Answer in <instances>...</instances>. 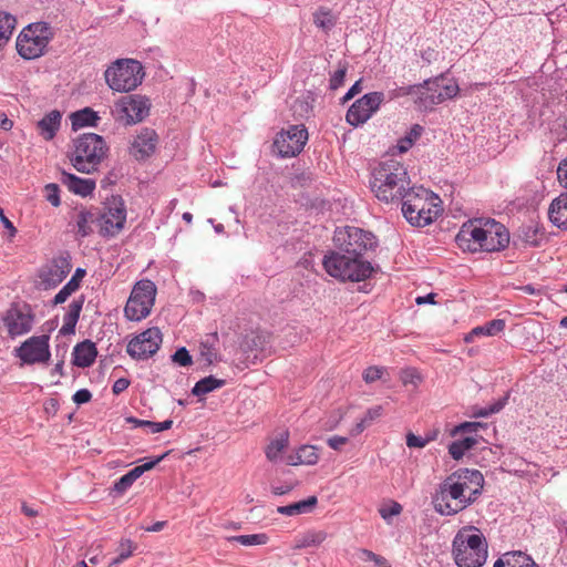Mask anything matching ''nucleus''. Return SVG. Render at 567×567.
Segmentation results:
<instances>
[{"label": "nucleus", "instance_id": "f257e3e1", "mask_svg": "<svg viewBox=\"0 0 567 567\" xmlns=\"http://www.w3.org/2000/svg\"><path fill=\"white\" fill-rule=\"evenodd\" d=\"M333 243L338 250L328 251L322 260L327 274L340 281H363L375 271L363 256L378 247L377 237L354 226L337 228Z\"/></svg>", "mask_w": 567, "mask_h": 567}, {"label": "nucleus", "instance_id": "f03ea898", "mask_svg": "<svg viewBox=\"0 0 567 567\" xmlns=\"http://www.w3.org/2000/svg\"><path fill=\"white\" fill-rule=\"evenodd\" d=\"M455 243L463 251L494 252L508 246L509 233L494 219L474 218L461 226Z\"/></svg>", "mask_w": 567, "mask_h": 567}, {"label": "nucleus", "instance_id": "7ed1b4c3", "mask_svg": "<svg viewBox=\"0 0 567 567\" xmlns=\"http://www.w3.org/2000/svg\"><path fill=\"white\" fill-rule=\"evenodd\" d=\"M460 92L457 82L446 73H440L433 79L425 80L421 84L402 85L389 91V99L401 96H414V103L420 111H432L446 100L455 97Z\"/></svg>", "mask_w": 567, "mask_h": 567}, {"label": "nucleus", "instance_id": "20e7f679", "mask_svg": "<svg viewBox=\"0 0 567 567\" xmlns=\"http://www.w3.org/2000/svg\"><path fill=\"white\" fill-rule=\"evenodd\" d=\"M370 185L375 197L384 203L399 202L411 188L406 168L394 158L381 162L373 169Z\"/></svg>", "mask_w": 567, "mask_h": 567}, {"label": "nucleus", "instance_id": "39448f33", "mask_svg": "<svg viewBox=\"0 0 567 567\" xmlns=\"http://www.w3.org/2000/svg\"><path fill=\"white\" fill-rule=\"evenodd\" d=\"M452 546L453 557L458 567H481L487 559V542L482 532L474 526L460 529Z\"/></svg>", "mask_w": 567, "mask_h": 567}, {"label": "nucleus", "instance_id": "423d86ee", "mask_svg": "<svg viewBox=\"0 0 567 567\" xmlns=\"http://www.w3.org/2000/svg\"><path fill=\"white\" fill-rule=\"evenodd\" d=\"M435 200L439 197L422 186L409 188L399 199L404 218L415 227H425L436 218L439 207Z\"/></svg>", "mask_w": 567, "mask_h": 567}, {"label": "nucleus", "instance_id": "0eeeda50", "mask_svg": "<svg viewBox=\"0 0 567 567\" xmlns=\"http://www.w3.org/2000/svg\"><path fill=\"white\" fill-rule=\"evenodd\" d=\"M465 467L458 468L440 483L434 496V509L443 516H453L463 511L466 492Z\"/></svg>", "mask_w": 567, "mask_h": 567}, {"label": "nucleus", "instance_id": "6e6552de", "mask_svg": "<svg viewBox=\"0 0 567 567\" xmlns=\"http://www.w3.org/2000/svg\"><path fill=\"white\" fill-rule=\"evenodd\" d=\"M107 150L102 136L86 133L74 140V150L70 159L78 172L91 174L97 169Z\"/></svg>", "mask_w": 567, "mask_h": 567}, {"label": "nucleus", "instance_id": "1a4fd4ad", "mask_svg": "<svg viewBox=\"0 0 567 567\" xmlns=\"http://www.w3.org/2000/svg\"><path fill=\"white\" fill-rule=\"evenodd\" d=\"M52 38V28L47 22L31 23L17 39L18 53L25 60L37 59L44 53Z\"/></svg>", "mask_w": 567, "mask_h": 567}, {"label": "nucleus", "instance_id": "9d476101", "mask_svg": "<svg viewBox=\"0 0 567 567\" xmlns=\"http://www.w3.org/2000/svg\"><path fill=\"white\" fill-rule=\"evenodd\" d=\"M156 286L152 280L144 279L135 284L124 308L125 317L131 321L146 318L154 305Z\"/></svg>", "mask_w": 567, "mask_h": 567}, {"label": "nucleus", "instance_id": "9b49d317", "mask_svg": "<svg viewBox=\"0 0 567 567\" xmlns=\"http://www.w3.org/2000/svg\"><path fill=\"white\" fill-rule=\"evenodd\" d=\"M99 214L100 234L104 237H114L118 235L126 223V204L122 196L112 195L109 197Z\"/></svg>", "mask_w": 567, "mask_h": 567}, {"label": "nucleus", "instance_id": "f8f14e48", "mask_svg": "<svg viewBox=\"0 0 567 567\" xmlns=\"http://www.w3.org/2000/svg\"><path fill=\"white\" fill-rule=\"evenodd\" d=\"M308 141V131L302 124L289 125L277 133L274 148L281 158H290L300 154Z\"/></svg>", "mask_w": 567, "mask_h": 567}, {"label": "nucleus", "instance_id": "ddd939ff", "mask_svg": "<svg viewBox=\"0 0 567 567\" xmlns=\"http://www.w3.org/2000/svg\"><path fill=\"white\" fill-rule=\"evenodd\" d=\"M151 110L150 99L138 94L122 97L115 105L116 121L124 125H134L144 121Z\"/></svg>", "mask_w": 567, "mask_h": 567}, {"label": "nucleus", "instance_id": "4468645a", "mask_svg": "<svg viewBox=\"0 0 567 567\" xmlns=\"http://www.w3.org/2000/svg\"><path fill=\"white\" fill-rule=\"evenodd\" d=\"M49 341V334L30 337L14 350L16 355L24 364H45L51 358Z\"/></svg>", "mask_w": 567, "mask_h": 567}, {"label": "nucleus", "instance_id": "2eb2a0df", "mask_svg": "<svg viewBox=\"0 0 567 567\" xmlns=\"http://www.w3.org/2000/svg\"><path fill=\"white\" fill-rule=\"evenodd\" d=\"M69 254L53 257L39 269V286L44 290L58 287L71 271Z\"/></svg>", "mask_w": 567, "mask_h": 567}, {"label": "nucleus", "instance_id": "dca6fc26", "mask_svg": "<svg viewBox=\"0 0 567 567\" xmlns=\"http://www.w3.org/2000/svg\"><path fill=\"white\" fill-rule=\"evenodd\" d=\"M162 343V332L152 327L136 334L127 344L126 351L132 359L146 360L154 355Z\"/></svg>", "mask_w": 567, "mask_h": 567}, {"label": "nucleus", "instance_id": "f3484780", "mask_svg": "<svg viewBox=\"0 0 567 567\" xmlns=\"http://www.w3.org/2000/svg\"><path fill=\"white\" fill-rule=\"evenodd\" d=\"M383 92H371L357 100L347 111V122L357 127L364 124L379 110L384 101Z\"/></svg>", "mask_w": 567, "mask_h": 567}, {"label": "nucleus", "instance_id": "a211bd4d", "mask_svg": "<svg viewBox=\"0 0 567 567\" xmlns=\"http://www.w3.org/2000/svg\"><path fill=\"white\" fill-rule=\"evenodd\" d=\"M2 321L10 338L27 334L32 330L34 313L29 305H12L2 316Z\"/></svg>", "mask_w": 567, "mask_h": 567}, {"label": "nucleus", "instance_id": "6ab92c4d", "mask_svg": "<svg viewBox=\"0 0 567 567\" xmlns=\"http://www.w3.org/2000/svg\"><path fill=\"white\" fill-rule=\"evenodd\" d=\"M157 141L158 137L154 130L142 128L131 145V155L138 161L150 157L155 152Z\"/></svg>", "mask_w": 567, "mask_h": 567}, {"label": "nucleus", "instance_id": "aec40b11", "mask_svg": "<svg viewBox=\"0 0 567 567\" xmlns=\"http://www.w3.org/2000/svg\"><path fill=\"white\" fill-rule=\"evenodd\" d=\"M167 454L168 452L142 465L135 466L114 483L113 489L118 494L126 492L137 478H140L145 472L154 468L161 461H163L167 456Z\"/></svg>", "mask_w": 567, "mask_h": 567}, {"label": "nucleus", "instance_id": "412c9836", "mask_svg": "<svg viewBox=\"0 0 567 567\" xmlns=\"http://www.w3.org/2000/svg\"><path fill=\"white\" fill-rule=\"evenodd\" d=\"M145 73H104L106 83L116 92L135 90L144 80Z\"/></svg>", "mask_w": 567, "mask_h": 567}, {"label": "nucleus", "instance_id": "4be33fe9", "mask_svg": "<svg viewBox=\"0 0 567 567\" xmlns=\"http://www.w3.org/2000/svg\"><path fill=\"white\" fill-rule=\"evenodd\" d=\"M463 478L466 480V491H468L467 495L464 493V501L462 503L464 511L465 508L474 504L478 496L482 494L484 486V476L478 470L465 467Z\"/></svg>", "mask_w": 567, "mask_h": 567}, {"label": "nucleus", "instance_id": "5701e85b", "mask_svg": "<svg viewBox=\"0 0 567 567\" xmlns=\"http://www.w3.org/2000/svg\"><path fill=\"white\" fill-rule=\"evenodd\" d=\"M549 221L561 230H567V192L554 198L548 208Z\"/></svg>", "mask_w": 567, "mask_h": 567}, {"label": "nucleus", "instance_id": "b1692460", "mask_svg": "<svg viewBox=\"0 0 567 567\" xmlns=\"http://www.w3.org/2000/svg\"><path fill=\"white\" fill-rule=\"evenodd\" d=\"M96 355L95 343L91 340H84L73 348L72 363L79 368H89L95 362Z\"/></svg>", "mask_w": 567, "mask_h": 567}, {"label": "nucleus", "instance_id": "393cba45", "mask_svg": "<svg viewBox=\"0 0 567 567\" xmlns=\"http://www.w3.org/2000/svg\"><path fill=\"white\" fill-rule=\"evenodd\" d=\"M61 183L73 194L82 197L89 196L95 189L96 183L92 178H81L74 174L63 172Z\"/></svg>", "mask_w": 567, "mask_h": 567}, {"label": "nucleus", "instance_id": "a878e982", "mask_svg": "<svg viewBox=\"0 0 567 567\" xmlns=\"http://www.w3.org/2000/svg\"><path fill=\"white\" fill-rule=\"evenodd\" d=\"M517 236L522 243L530 247H539L546 239L544 227L534 220L522 225Z\"/></svg>", "mask_w": 567, "mask_h": 567}, {"label": "nucleus", "instance_id": "bb28decb", "mask_svg": "<svg viewBox=\"0 0 567 567\" xmlns=\"http://www.w3.org/2000/svg\"><path fill=\"white\" fill-rule=\"evenodd\" d=\"M84 300V296H80L79 298L73 299L69 305L68 311L63 317V324L59 330L60 334L68 336L75 332V327L79 321Z\"/></svg>", "mask_w": 567, "mask_h": 567}, {"label": "nucleus", "instance_id": "cd10ccee", "mask_svg": "<svg viewBox=\"0 0 567 567\" xmlns=\"http://www.w3.org/2000/svg\"><path fill=\"white\" fill-rule=\"evenodd\" d=\"M505 326H506V323H505L504 319H493L482 326H477V327L473 328L464 337V341L466 343H472L478 337H495L504 331Z\"/></svg>", "mask_w": 567, "mask_h": 567}, {"label": "nucleus", "instance_id": "c85d7f7f", "mask_svg": "<svg viewBox=\"0 0 567 567\" xmlns=\"http://www.w3.org/2000/svg\"><path fill=\"white\" fill-rule=\"evenodd\" d=\"M61 112L53 110L38 122L39 133L45 141H51L55 136L61 126Z\"/></svg>", "mask_w": 567, "mask_h": 567}, {"label": "nucleus", "instance_id": "c756f323", "mask_svg": "<svg viewBox=\"0 0 567 567\" xmlns=\"http://www.w3.org/2000/svg\"><path fill=\"white\" fill-rule=\"evenodd\" d=\"M493 567H537V565L528 555L522 551H513L498 558Z\"/></svg>", "mask_w": 567, "mask_h": 567}, {"label": "nucleus", "instance_id": "7c9ffc66", "mask_svg": "<svg viewBox=\"0 0 567 567\" xmlns=\"http://www.w3.org/2000/svg\"><path fill=\"white\" fill-rule=\"evenodd\" d=\"M71 125L74 131H78L87 126H97V121L100 116L97 112L92 110L91 107H84L76 112H73L70 116Z\"/></svg>", "mask_w": 567, "mask_h": 567}, {"label": "nucleus", "instance_id": "2f4dec72", "mask_svg": "<svg viewBox=\"0 0 567 567\" xmlns=\"http://www.w3.org/2000/svg\"><path fill=\"white\" fill-rule=\"evenodd\" d=\"M76 234L81 237H87L93 233L92 225H99L97 212L81 209L76 215Z\"/></svg>", "mask_w": 567, "mask_h": 567}, {"label": "nucleus", "instance_id": "473e14b6", "mask_svg": "<svg viewBox=\"0 0 567 567\" xmlns=\"http://www.w3.org/2000/svg\"><path fill=\"white\" fill-rule=\"evenodd\" d=\"M319 455L317 449L312 445H302L287 458L289 465H313L318 462Z\"/></svg>", "mask_w": 567, "mask_h": 567}, {"label": "nucleus", "instance_id": "72a5a7b5", "mask_svg": "<svg viewBox=\"0 0 567 567\" xmlns=\"http://www.w3.org/2000/svg\"><path fill=\"white\" fill-rule=\"evenodd\" d=\"M85 276V270L78 268L71 279L61 288V290L54 296L53 305H60L68 300V298L80 288V282Z\"/></svg>", "mask_w": 567, "mask_h": 567}, {"label": "nucleus", "instance_id": "f704fd0d", "mask_svg": "<svg viewBox=\"0 0 567 567\" xmlns=\"http://www.w3.org/2000/svg\"><path fill=\"white\" fill-rule=\"evenodd\" d=\"M318 503V499L316 496H309L306 499L286 505V506H279L277 508V512L279 514L286 515V516H297L300 514H307L312 512V509L316 507Z\"/></svg>", "mask_w": 567, "mask_h": 567}, {"label": "nucleus", "instance_id": "c9c22d12", "mask_svg": "<svg viewBox=\"0 0 567 567\" xmlns=\"http://www.w3.org/2000/svg\"><path fill=\"white\" fill-rule=\"evenodd\" d=\"M147 69H163V66L142 63L135 59H117L109 64L105 71H146Z\"/></svg>", "mask_w": 567, "mask_h": 567}, {"label": "nucleus", "instance_id": "e433bc0d", "mask_svg": "<svg viewBox=\"0 0 567 567\" xmlns=\"http://www.w3.org/2000/svg\"><path fill=\"white\" fill-rule=\"evenodd\" d=\"M478 442L477 435H468L464 439L453 441L449 445V453L454 460H461L465 452L472 450Z\"/></svg>", "mask_w": 567, "mask_h": 567}, {"label": "nucleus", "instance_id": "4c0bfd02", "mask_svg": "<svg viewBox=\"0 0 567 567\" xmlns=\"http://www.w3.org/2000/svg\"><path fill=\"white\" fill-rule=\"evenodd\" d=\"M226 384V381L223 379H217L214 375H208L199 381H197L192 389V393L195 396H202L207 393H210L219 388H223Z\"/></svg>", "mask_w": 567, "mask_h": 567}, {"label": "nucleus", "instance_id": "58836bf2", "mask_svg": "<svg viewBox=\"0 0 567 567\" xmlns=\"http://www.w3.org/2000/svg\"><path fill=\"white\" fill-rule=\"evenodd\" d=\"M327 538V533L323 530H309L296 539L295 549L306 547L319 546Z\"/></svg>", "mask_w": 567, "mask_h": 567}, {"label": "nucleus", "instance_id": "ea45409f", "mask_svg": "<svg viewBox=\"0 0 567 567\" xmlns=\"http://www.w3.org/2000/svg\"><path fill=\"white\" fill-rule=\"evenodd\" d=\"M126 422L128 424H132L133 427H148L150 432L153 434L169 430L173 425L172 420H165L163 422H153L148 420H140L134 416L127 417Z\"/></svg>", "mask_w": 567, "mask_h": 567}, {"label": "nucleus", "instance_id": "a19ab883", "mask_svg": "<svg viewBox=\"0 0 567 567\" xmlns=\"http://www.w3.org/2000/svg\"><path fill=\"white\" fill-rule=\"evenodd\" d=\"M16 18L4 11H0V48L6 45L16 29Z\"/></svg>", "mask_w": 567, "mask_h": 567}, {"label": "nucleus", "instance_id": "79ce46f5", "mask_svg": "<svg viewBox=\"0 0 567 567\" xmlns=\"http://www.w3.org/2000/svg\"><path fill=\"white\" fill-rule=\"evenodd\" d=\"M227 540L229 543H238L243 546H256V545L267 544L269 540V537L267 534L260 533V534L230 536L227 538Z\"/></svg>", "mask_w": 567, "mask_h": 567}, {"label": "nucleus", "instance_id": "37998d69", "mask_svg": "<svg viewBox=\"0 0 567 567\" xmlns=\"http://www.w3.org/2000/svg\"><path fill=\"white\" fill-rule=\"evenodd\" d=\"M313 23L324 30V31H329L331 30L334 24H336V18L332 14L331 10L330 9H327V8H319L315 13H313Z\"/></svg>", "mask_w": 567, "mask_h": 567}, {"label": "nucleus", "instance_id": "c03bdc74", "mask_svg": "<svg viewBox=\"0 0 567 567\" xmlns=\"http://www.w3.org/2000/svg\"><path fill=\"white\" fill-rule=\"evenodd\" d=\"M288 445V434H281L276 440L271 441L270 444L266 449V456L269 461H277L280 456L281 452Z\"/></svg>", "mask_w": 567, "mask_h": 567}, {"label": "nucleus", "instance_id": "a18cd8bd", "mask_svg": "<svg viewBox=\"0 0 567 567\" xmlns=\"http://www.w3.org/2000/svg\"><path fill=\"white\" fill-rule=\"evenodd\" d=\"M507 401H508V394L498 399L497 401H495L494 403H492L487 406L474 408L473 416L474 417H487L492 414L498 413L507 404Z\"/></svg>", "mask_w": 567, "mask_h": 567}, {"label": "nucleus", "instance_id": "49530a36", "mask_svg": "<svg viewBox=\"0 0 567 567\" xmlns=\"http://www.w3.org/2000/svg\"><path fill=\"white\" fill-rule=\"evenodd\" d=\"M135 549V545L131 539H124L120 543V546L117 548V556L114 557L110 565L111 566H117L121 563H123L125 559L132 556L133 550Z\"/></svg>", "mask_w": 567, "mask_h": 567}, {"label": "nucleus", "instance_id": "de8ad7c7", "mask_svg": "<svg viewBox=\"0 0 567 567\" xmlns=\"http://www.w3.org/2000/svg\"><path fill=\"white\" fill-rule=\"evenodd\" d=\"M293 116L299 118L309 117L312 112V105L306 99H297L291 105Z\"/></svg>", "mask_w": 567, "mask_h": 567}, {"label": "nucleus", "instance_id": "09e8293b", "mask_svg": "<svg viewBox=\"0 0 567 567\" xmlns=\"http://www.w3.org/2000/svg\"><path fill=\"white\" fill-rule=\"evenodd\" d=\"M359 558L361 560H363V561H371L375 566L391 567L383 556L378 555V554H375V553H373L372 550H369V549H360Z\"/></svg>", "mask_w": 567, "mask_h": 567}, {"label": "nucleus", "instance_id": "8fccbe9b", "mask_svg": "<svg viewBox=\"0 0 567 567\" xmlns=\"http://www.w3.org/2000/svg\"><path fill=\"white\" fill-rule=\"evenodd\" d=\"M486 424L482 422H463L460 425L455 426L453 434H474L477 435V431L480 429H486Z\"/></svg>", "mask_w": 567, "mask_h": 567}, {"label": "nucleus", "instance_id": "3c124183", "mask_svg": "<svg viewBox=\"0 0 567 567\" xmlns=\"http://www.w3.org/2000/svg\"><path fill=\"white\" fill-rule=\"evenodd\" d=\"M44 196L45 199L54 207L60 206L61 199H60V188L56 184L51 183L45 185L44 187Z\"/></svg>", "mask_w": 567, "mask_h": 567}, {"label": "nucleus", "instance_id": "603ef678", "mask_svg": "<svg viewBox=\"0 0 567 567\" xmlns=\"http://www.w3.org/2000/svg\"><path fill=\"white\" fill-rule=\"evenodd\" d=\"M172 359L181 367H188L193 363L192 355L185 347L178 348L172 355Z\"/></svg>", "mask_w": 567, "mask_h": 567}, {"label": "nucleus", "instance_id": "864d4df0", "mask_svg": "<svg viewBox=\"0 0 567 567\" xmlns=\"http://www.w3.org/2000/svg\"><path fill=\"white\" fill-rule=\"evenodd\" d=\"M383 372L384 368L372 365L363 371L362 378L367 383H373L382 378Z\"/></svg>", "mask_w": 567, "mask_h": 567}, {"label": "nucleus", "instance_id": "5fc2aeb1", "mask_svg": "<svg viewBox=\"0 0 567 567\" xmlns=\"http://www.w3.org/2000/svg\"><path fill=\"white\" fill-rule=\"evenodd\" d=\"M401 512L402 506L398 502H392L389 506L380 508V515L384 520H389Z\"/></svg>", "mask_w": 567, "mask_h": 567}, {"label": "nucleus", "instance_id": "6e6d98bb", "mask_svg": "<svg viewBox=\"0 0 567 567\" xmlns=\"http://www.w3.org/2000/svg\"><path fill=\"white\" fill-rule=\"evenodd\" d=\"M401 381L403 384L417 385L421 381V377L414 369H406L401 372Z\"/></svg>", "mask_w": 567, "mask_h": 567}, {"label": "nucleus", "instance_id": "4d7b16f0", "mask_svg": "<svg viewBox=\"0 0 567 567\" xmlns=\"http://www.w3.org/2000/svg\"><path fill=\"white\" fill-rule=\"evenodd\" d=\"M202 355L208 364H212L217 360V351L213 346L208 344V341L202 342Z\"/></svg>", "mask_w": 567, "mask_h": 567}, {"label": "nucleus", "instance_id": "13d9d810", "mask_svg": "<svg viewBox=\"0 0 567 567\" xmlns=\"http://www.w3.org/2000/svg\"><path fill=\"white\" fill-rule=\"evenodd\" d=\"M91 399L92 393L87 389H80L72 396L73 402L78 405L89 403Z\"/></svg>", "mask_w": 567, "mask_h": 567}, {"label": "nucleus", "instance_id": "bf43d9fd", "mask_svg": "<svg viewBox=\"0 0 567 567\" xmlns=\"http://www.w3.org/2000/svg\"><path fill=\"white\" fill-rule=\"evenodd\" d=\"M383 414V406L375 405L370 408L365 415L362 417L368 425H370L374 420L379 419Z\"/></svg>", "mask_w": 567, "mask_h": 567}, {"label": "nucleus", "instance_id": "052dcab7", "mask_svg": "<svg viewBox=\"0 0 567 567\" xmlns=\"http://www.w3.org/2000/svg\"><path fill=\"white\" fill-rule=\"evenodd\" d=\"M557 176L560 185L567 192V157L557 167Z\"/></svg>", "mask_w": 567, "mask_h": 567}, {"label": "nucleus", "instance_id": "680f3d73", "mask_svg": "<svg viewBox=\"0 0 567 567\" xmlns=\"http://www.w3.org/2000/svg\"><path fill=\"white\" fill-rule=\"evenodd\" d=\"M427 439L415 435L413 433H409L406 435V445L409 447H424L427 444Z\"/></svg>", "mask_w": 567, "mask_h": 567}, {"label": "nucleus", "instance_id": "e2e57ef3", "mask_svg": "<svg viewBox=\"0 0 567 567\" xmlns=\"http://www.w3.org/2000/svg\"><path fill=\"white\" fill-rule=\"evenodd\" d=\"M348 442V437L333 435L327 440V444L330 449L340 451L341 447Z\"/></svg>", "mask_w": 567, "mask_h": 567}, {"label": "nucleus", "instance_id": "0e129e2a", "mask_svg": "<svg viewBox=\"0 0 567 567\" xmlns=\"http://www.w3.org/2000/svg\"><path fill=\"white\" fill-rule=\"evenodd\" d=\"M131 382L128 379L126 378H120L117 379L114 383H113V386H112V392L115 394V395H118L121 394L122 392H124L128 386H130Z\"/></svg>", "mask_w": 567, "mask_h": 567}, {"label": "nucleus", "instance_id": "69168bd1", "mask_svg": "<svg viewBox=\"0 0 567 567\" xmlns=\"http://www.w3.org/2000/svg\"><path fill=\"white\" fill-rule=\"evenodd\" d=\"M423 133V126H421L420 124H414L410 131L405 134L406 137H410L411 142L414 144L419 137L422 135Z\"/></svg>", "mask_w": 567, "mask_h": 567}, {"label": "nucleus", "instance_id": "338daca9", "mask_svg": "<svg viewBox=\"0 0 567 567\" xmlns=\"http://www.w3.org/2000/svg\"><path fill=\"white\" fill-rule=\"evenodd\" d=\"M361 90H362V87H361V80H358V81L354 82V84L348 90V92L343 96V99H342L343 102H347V101L351 100Z\"/></svg>", "mask_w": 567, "mask_h": 567}, {"label": "nucleus", "instance_id": "774afa93", "mask_svg": "<svg viewBox=\"0 0 567 567\" xmlns=\"http://www.w3.org/2000/svg\"><path fill=\"white\" fill-rule=\"evenodd\" d=\"M413 146V143L411 142L410 137L403 136L398 141L396 148L399 150V153H405Z\"/></svg>", "mask_w": 567, "mask_h": 567}]
</instances>
